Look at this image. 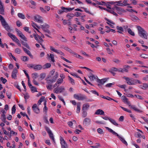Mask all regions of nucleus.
<instances>
[{
	"label": "nucleus",
	"mask_w": 148,
	"mask_h": 148,
	"mask_svg": "<svg viewBox=\"0 0 148 148\" xmlns=\"http://www.w3.org/2000/svg\"><path fill=\"white\" fill-rule=\"evenodd\" d=\"M58 73L56 72L55 70L53 69L49 73V75L46 78L47 83H52L56 82L57 79L58 77Z\"/></svg>",
	"instance_id": "obj_1"
},
{
	"label": "nucleus",
	"mask_w": 148,
	"mask_h": 148,
	"mask_svg": "<svg viewBox=\"0 0 148 148\" xmlns=\"http://www.w3.org/2000/svg\"><path fill=\"white\" fill-rule=\"evenodd\" d=\"M137 29L139 36L143 38L147 39L148 36L147 32L140 26H138Z\"/></svg>",
	"instance_id": "obj_2"
},
{
	"label": "nucleus",
	"mask_w": 148,
	"mask_h": 148,
	"mask_svg": "<svg viewBox=\"0 0 148 148\" xmlns=\"http://www.w3.org/2000/svg\"><path fill=\"white\" fill-rule=\"evenodd\" d=\"M123 78L125 80L126 83L129 85H135L137 83L140 84L141 82L137 79H134L132 78L124 77Z\"/></svg>",
	"instance_id": "obj_3"
},
{
	"label": "nucleus",
	"mask_w": 148,
	"mask_h": 148,
	"mask_svg": "<svg viewBox=\"0 0 148 148\" xmlns=\"http://www.w3.org/2000/svg\"><path fill=\"white\" fill-rule=\"evenodd\" d=\"M105 128L106 130H108L110 132L112 133L113 134L116 136L124 144L126 145H127V142L125 140L124 138L122 136H119L117 133L113 131L112 129L109 128L108 127H106Z\"/></svg>",
	"instance_id": "obj_4"
},
{
	"label": "nucleus",
	"mask_w": 148,
	"mask_h": 148,
	"mask_svg": "<svg viewBox=\"0 0 148 148\" xmlns=\"http://www.w3.org/2000/svg\"><path fill=\"white\" fill-rule=\"evenodd\" d=\"M0 21H1L2 26L7 31L9 30V27L8 24L6 22L3 17L1 15H0Z\"/></svg>",
	"instance_id": "obj_5"
},
{
	"label": "nucleus",
	"mask_w": 148,
	"mask_h": 148,
	"mask_svg": "<svg viewBox=\"0 0 148 148\" xmlns=\"http://www.w3.org/2000/svg\"><path fill=\"white\" fill-rule=\"evenodd\" d=\"M114 8L116 10L118 14H122L126 12L125 10L119 7L115 6Z\"/></svg>",
	"instance_id": "obj_6"
},
{
	"label": "nucleus",
	"mask_w": 148,
	"mask_h": 148,
	"mask_svg": "<svg viewBox=\"0 0 148 148\" xmlns=\"http://www.w3.org/2000/svg\"><path fill=\"white\" fill-rule=\"evenodd\" d=\"M33 36L35 39L41 45H42V43L43 40L41 38L40 36L36 34H33Z\"/></svg>",
	"instance_id": "obj_7"
},
{
	"label": "nucleus",
	"mask_w": 148,
	"mask_h": 148,
	"mask_svg": "<svg viewBox=\"0 0 148 148\" xmlns=\"http://www.w3.org/2000/svg\"><path fill=\"white\" fill-rule=\"evenodd\" d=\"M65 88L63 86H60L58 88H56L54 89L53 92L56 94L61 93L64 91Z\"/></svg>",
	"instance_id": "obj_8"
},
{
	"label": "nucleus",
	"mask_w": 148,
	"mask_h": 148,
	"mask_svg": "<svg viewBox=\"0 0 148 148\" xmlns=\"http://www.w3.org/2000/svg\"><path fill=\"white\" fill-rule=\"evenodd\" d=\"M7 110L5 109H2L1 111V112L2 113V114L1 116V117L2 119V120L7 125L9 124V123L8 122L5 121L6 119V117L5 114H6Z\"/></svg>",
	"instance_id": "obj_9"
},
{
	"label": "nucleus",
	"mask_w": 148,
	"mask_h": 148,
	"mask_svg": "<svg viewBox=\"0 0 148 148\" xmlns=\"http://www.w3.org/2000/svg\"><path fill=\"white\" fill-rule=\"evenodd\" d=\"M45 128L46 130L47 131V133L49 134V137H50L52 139V140H53V141L54 143H55L54 138L53 134L52 133L51 131L50 130V129L47 126L45 127Z\"/></svg>",
	"instance_id": "obj_10"
},
{
	"label": "nucleus",
	"mask_w": 148,
	"mask_h": 148,
	"mask_svg": "<svg viewBox=\"0 0 148 148\" xmlns=\"http://www.w3.org/2000/svg\"><path fill=\"white\" fill-rule=\"evenodd\" d=\"M49 27V26L46 23L40 26V28H41L44 31L48 33H50L48 29Z\"/></svg>",
	"instance_id": "obj_11"
},
{
	"label": "nucleus",
	"mask_w": 148,
	"mask_h": 148,
	"mask_svg": "<svg viewBox=\"0 0 148 148\" xmlns=\"http://www.w3.org/2000/svg\"><path fill=\"white\" fill-rule=\"evenodd\" d=\"M60 140L62 148H67V144L66 143L64 139L61 136H60Z\"/></svg>",
	"instance_id": "obj_12"
},
{
	"label": "nucleus",
	"mask_w": 148,
	"mask_h": 148,
	"mask_svg": "<svg viewBox=\"0 0 148 148\" xmlns=\"http://www.w3.org/2000/svg\"><path fill=\"white\" fill-rule=\"evenodd\" d=\"M34 20L38 23H41L43 22L42 18L40 16L36 15L34 17Z\"/></svg>",
	"instance_id": "obj_13"
},
{
	"label": "nucleus",
	"mask_w": 148,
	"mask_h": 148,
	"mask_svg": "<svg viewBox=\"0 0 148 148\" xmlns=\"http://www.w3.org/2000/svg\"><path fill=\"white\" fill-rule=\"evenodd\" d=\"M18 73V70L16 68H15L11 73V77L12 78L16 79L17 77V74Z\"/></svg>",
	"instance_id": "obj_14"
},
{
	"label": "nucleus",
	"mask_w": 148,
	"mask_h": 148,
	"mask_svg": "<svg viewBox=\"0 0 148 148\" xmlns=\"http://www.w3.org/2000/svg\"><path fill=\"white\" fill-rule=\"evenodd\" d=\"M50 49L51 51L58 53V54H60L61 55H63V53L61 51L55 49V48L52 46H50Z\"/></svg>",
	"instance_id": "obj_15"
},
{
	"label": "nucleus",
	"mask_w": 148,
	"mask_h": 148,
	"mask_svg": "<svg viewBox=\"0 0 148 148\" xmlns=\"http://www.w3.org/2000/svg\"><path fill=\"white\" fill-rule=\"evenodd\" d=\"M105 19L107 21V23L110 25L112 28H114L115 27V23L112 21L107 18H105Z\"/></svg>",
	"instance_id": "obj_16"
},
{
	"label": "nucleus",
	"mask_w": 148,
	"mask_h": 148,
	"mask_svg": "<svg viewBox=\"0 0 148 148\" xmlns=\"http://www.w3.org/2000/svg\"><path fill=\"white\" fill-rule=\"evenodd\" d=\"M74 97L75 99L78 100H82L84 99L83 96L81 94H74Z\"/></svg>",
	"instance_id": "obj_17"
},
{
	"label": "nucleus",
	"mask_w": 148,
	"mask_h": 148,
	"mask_svg": "<svg viewBox=\"0 0 148 148\" xmlns=\"http://www.w3.org/2000/svg\"><path fill=\"white\" fill-rule=\"evenodd\" d=\"M32 108L34 112L36 114H39L40 112L39 109L36 104H34L32 107Z\"/></svg>",
	"instance_id": "obj_18"
},
{
	"label": "nucleus",
	"mask_w": 148,
	"mask_h": 148,
	"mask_svg": "<svg viewBox=\"0 0 148 148\" xmlns=\"http://www.w3.org/2000/svg\"><path fill=\"white\" fill-rule=\"evenodd\" d=\"M92 72H89L90 73L88 75V77L90 79L91 81H93L97 79V76L93 75Z\"/></svg>",
	"instance_id": "obj_19"
},
{
	"label": "nucleus",
	"mask_w": 148,
	"mask_h": 148,
	"mask_svg": "<svg viewBox=\"0 0 148 148\" xmlns=\"http://www.w3.org/2000/svg\"><path fill=\"white\" fill-rule=\"evenodd\" d=\"M83 123L84 125L88 126L90 124L91 120L89 119L86 118L84 120Z\"/></svg>",
	"instance_id": "obj_20"
},
{
	"label": "nucleus",
	"mask_w": 148,
	"mask_h": 148,
	"mask_svg": "<svg viewBox=\"0 0 148 148\" xmlns=\"http://www.w3.org/2000/svg\"><path fill=\"white\" fill-rule=\"evenodd\" d=\"M121 98L123 102L127 104L128 106H130V103L128 101V99L124 96L122 97Z\"/></svg>",
	"instance_id": "obj_21"
},
{
	"label": "nucleus",
	"mask_w": 148,
	"mask_h": 148,
	"mask_svg": "<svg viewBox=\"0 0 148 148\" xmlns=\"http://www.w3.org/2000/svg\"><path fill=\"white\" fill-rule=\"evenodd\" d=\"M61 9L62 10V11L64 12H67L68 11H70L73 10L74 9V8H66L62 7H61Z\"/></svg>",
	"instance_id": "obj_22"
},
{
	"label": "nucleus",
	"mask_w": 148,
	"mask_h": 148,
	"mask_svg": "<svg viewBox=\"0 0 148 148\" xmlns=\"http://www.w3.org/2000/svg\"><path fill=\"white\" fill-rule=\"evenodd\" d=\"M129 106L130 108H132L136 112H142V111L140 110L136 107V106L134 105H131V104H130V106Z\"/></svg>",
	"instance_id": "obj_23"
},
{
	"label": "nucleus",
	"mask_w": 148,
	"mask_h": 148,
	"mask_svg": "<svg viewBox=\"0 0 148 148\" xmlns=\"http://www.w3.org/2000/svg\"><path fill=\"white\" fill-rule=\"evenodd\" d=\"M10 38L15 42H16L18 39L15 36L12 34L10 33Z\"/></svg>",
	"instance_id": "obj_24"
},
{
	"label": "nucleus",
	"mask_w": 148,
	"mask_h": 148,
	"mask_svg": "<svg viewBox=\"0 0 148 148\" xmlns=\"http://www.w3.org/2000/svg\"><path fill=\"white\" fill-rule=\"evenodd\" d=\"M81 106V103L80 102H78L77 103V109L76 112L77 113H79L80 111V106Z\"/></svg>",
	"instance_id": "obj_25"
},
{
	"label": "nucleus",
	"mask_w": 148,
	"mask_h": 148,
	"mask_svg": "<svg viewBox=\"0 0 148 148\" xmlns=\"http://www.w3.org/2000/svg\"><path fill=\"white\" fill-rule=\"evenodd\" d=\"M104 113V112L101 109L97 110L95 112V114L97 115H103Z\"/></svg>",
	"instance_id": "obj_26"
},
{
	"label": "nucleus",
	"mask_w": 148,
	"mask_h": 148,
	"mask_svg": "<svg viewBox=\"0 0 148 148\" xmlns=\"http://www.w3.org/2000/svg\"><path fill=\"white\" fill-rule=\"evenodd\" d=\"M89 105L88 103H86L84 104L83 105L82 110H83L84 111L88 109L89 107Z\"/></svg>",
	"instance_id": "obj_27"
},
{
	"label": "nucleus",
	"mask_w": 148,
	"mask_h": 148,
	"mask_svg": "<svg viewBox=\"0 0 148 148\" xmlns=\"http://www.w3.org/2000/svg\"><path fill=\"white\" fill-rule=\"evenodd\" d=\"M108 120L110 121V122H111L114 125L116 126H118V124L114 120L111 118H109L108 119Z\"/></svg>",
	"instance_id": "obj_28"
},
{
	"label": "nucleus",
	"mask_w": 148,
	"mask_h": 148,
	"mask_svg": "<svg viewBox=\"0 0 148 148\" xmlns=\"http://www.w3.org/2000/svg\"><path fill=\"white\" fill-rule=\"evenodd\" d=\"M116 29L118 30V32L119 33L122 34L123 31V29L122 27L117 26Z\"/></svg>",
	"instance_id": "obj_29"
},
{
	"label": "nucleus",
	"mask_w": 148,
	"mask_h": 148,
	"mask_svg": "<svg viewBox=\"0 0 148 148\" xmlns=\"http://www.w3.org/2000/svg\"><path fill=\"white\" fill-rule=\"evenodd\" d=\"M23 49L24 51L27 53L28 55H29L31 57H32V55L31 54V53L30 51L28 50H27V49L23 47Z\"/></svg>",
	"instance_id": "obj_30"
},
{
	"label": "nucleus",
	"mask_w": 148,
	"mask_h": 148,
	"mask_svg": "<svg viewBox=\"0 0 148 148\" xmlns=\"http://www.w3.org/2000/svg\"><path fill=\"white\" fill-rule=\"evenodd\" d=\"M0 13L1 14H4V10L2 3L0 0Z\"/></svg>",
	"instance_id": "obj_31"
},
{
	"label": "nucleus",
	"mask_w": 148,
	"mask_h": 148,
	"mask_svg": "<svg viewBox=\"0 0 148 148\" xmlns=\"http://www.w3.org/2000/svg\"><path fill=\"white\" fill-rule=\"evenodd\" d=\"M42 67V66L41 65H34V69L37 70H39L41 69Z\"/></svg>",
	"instance_id": "obj_32"
},
{
	"label": "nucleus",
	"mask_w": 148,
	"mask_h": 148,
	"mask_svg": "<svg viewBox=\"0 0 148 148\" xmlns=\"http://www.w3.org/2000/svg\"><path fill=\"white\" fill-rule=\"evenodd\" d=\"M118 71L121 72H128V70L127 69L125 68L124 67V68H118Z\"/></svg>",
	"instance_id": "obj_33"
},
{
	"label": "nucleus",
	"mask_w": 148,
	"mask_h": 148,
	"mask_svg": "<svg viewBox=\"0 0 148 148\" xmlns=\"http://www.w3.org/2000/svg\"><path fill=\"white\" fill-rule=\"evenodd\" d=\"M18 16L20 18L22 19H25V15L22 13H19L17 14Z\"/></svg>",
	"instance_id": "obj_34"
},
{
	"label": "nucleus",
	"mask_w": 148,
	"mask_h": 148,
	"mask_svg": "<svg viewBox=\"0 0 148 148\" xmlns=\"http://www.w3.org/2000/svg\"><path fill=\"white\" fill-rule=\"evenodd\" d=\"M31 25L35 29L36 28L40 29V26H39L35 23L33 22H32V23L31 24Z\"/></svg>",
	"instance_id": "obj_35"
},
{
	"label": "nucleus",
	"mask_w": 148,
	"mask_h": 148,
	"mask_svg": "<svg viewBox=\"0 0 148 148\" xmlns=\"http://www.w3.org/2000/svg\"><path fill=\"white\" fill-rule=\"evenodd\" d=\"M114 9V8L112 9V10H111V9H109L108 12L114 15L117 16H118V14L116 12L114 11L113 10Z\"/></svg>",
	"instance_id": "obj_36"
},
{
	"label": "nucleus",
	"mask_w": 148,
	"mask_h": 148,
	"mask_svg": "<svg viewBox=\"0 0 148 148\" xmlns=\"http://www.w3.org/2000/svg\"><path fill=\"white\" fill-rule=\"evenodd\" d=\"M1 42V39L0 38V46L3 48H4L5 47L7 48H8V46L6 44L4 43V44H3Z\"/></svg>",
	"instance_id": "obj_37"
},
{
	"label": "nucleus",
	"mask_w": 148,
	"mask_h": 148,
	"mask_svg": "<svg viewBox=\"0 0 148 148\" xmlns=\"http://www.w3.org/2000/svg\"><path fill=\"white\" fill-rule=\"evenodd\" d=\"M107 52L109 54H112V53L114 52V51L113 49H110L109 47H107L106 49Z\"/></svg>",
	"instance_id": "obj_38"
},
{
	"label": "nucleus",
	"mask_w": 148,
	"mask_h": 148,
	"mask_svg": "<svg viewBox=\"0 0 148 148\" xmlns=\"http://www.w3.org/2000/svg\"><path fill=\"white\" fill-rule=\"evenodd\" d=\"M68 77L70 83L72 85H74L75 84V80L71 78L70 76H68Z\"/></svg>",
	"instance_id": "obj_39"
},
{
	"label": "nucleus",
	"mask_w": 148,
	"mask_h": 148,
	"mask_svg": "<svg viewBox=\"0 0 148 148\" xmlns=\"http://www.w3.org/2000/svg\"><path fill=\"white\" fill-rule=\"evenodd\" d=\"M75 15L73 14L69 13L66 15V17L68 18L71 19Z\"/></svg>",
	"instance_id": "obj_40"
},
{
	"label": "nucleus",
	"mask_w": 148,
	"mask_h": 148,
	"mask_svg": "<svg viewBox=\"0 0 148 148\" xmlns=\"http://www.w3.org/2000/svg\"><path fill=\"white\" fill-rule=\"evenodd\" d=\"M51 66V64L49 63H47L45 64L43 66L44 69L49 68Z\"/></svg>",
	"instance_id": "obj_41"
},
{
	"label": "nucleus",
	"mask_w": 148,
	"mask_h": 148,
	"mask_svg": "<svg viewBox=\"0 0 148 148\" xmlns=\"http://www.w3.org/2000/svg\"><path fill=\"white\" fill-rule=\"evenodd\" d=\"M128 0H123V1L122 3L123 6H127L130 5V4L128 3Z\"/></svg>",
	"instance_id": "obj_42"
},
{
	"label": "nucleus",
	"mask_w": 148,
	"mask_h": 148,
	"mask_svg": "<svg viewBox=\"0 0 148 148\" xmlns=\"http://www.w3.org/2000/svg\"><path fill=\"white\" fill-rule=\"evenodd\" d=\"M19 36L21 38L23 39V40L25 41H27V39L26 38V37L22 33Z\"/></svg>",
	"instance_id": "obj_43"
},
{
	"label": "nucleus",
	"mask_w": 148,
	"mask_h": 148,
	"mask_svg": "<svg viewBox=\"0 0 148 148\" xmlns=\"http://www.w3.org/2000/svg\"><path fill=\"white\" fill-rule=\"evenodd\" d=\"M0 80L2 82L3 84H5L7 82V80L4 78L3 77H1L0 78Z\"/></svg>",
	"instance_id": "obj_44"
},
{
	"label": "nucleus",
	"mask_w": 148,
	"mask_h": 148,
	"mask_svg": "<svg viewBox=\"0 0 148 148\" xmlns=\"http://www.w3.org/2000/svg\"><path fill=\"white\" fill-rule=\"evenodd\" d=\"M127 32L130 35L134 36L135 35L134 33V32H132V30L130 29L129 28L127 29Z\"/></svg>",
	"instance_id": "obj_45"
},
{
	"label": "nucleus",
	"mask_w": 148,
	"mask_h": 148,
	"mask_svg": "<svg viewBox=\"0 0 148 148\" xmlns=\"http://www.w3.org/2000/svg\"><path fill=\"white\" fill-rule=\"evenodd\" d=\"M101 97L104 99H107L108 100H112V99L110 98V97L107 96L106 97H105L104 96L102 95H101L100 96Z\"/></svg>",
	"instance_id": "obj_46"
},
{
	"label": "nucleus",
	"mask_w": 148,
	"mask_h": 148,
	"mask_svg": "<svg viewBox=\"0 0 148 148\" xmlns=\"http://www.w3.org/2000/svg\"><path fill=\"white\" fill-rule=\"evenodd\" d=\"M95 146H91L90 147L93 148H99L100 147V145L99 143H96L95 144Z\"/></svg>",
	"instance_id": "obj_47"
},
{
	"label": "nucleus",
	"mask_w": 148,
	"mask_h": 148,
	"mask_svg": "<svg viewBox=\"0 0 148 148\" xmlns=\"http://www.w3.org/2000/svg\"><path fill=\"white\" fill-rule=\"evenodd\" d=\"M105 2L103 1H102L101 2H99L97 1H96V3L97 4L103 5H104L105 4Z\"/></svg>",
	"instance_id": "obj_48"
},
{
	"label": "nucleus",
	"mask_w": 148,
	"mask_h": 148,
	"mask_svg": "<svg viewBox=\"0 0 148 148\" xmlns=\"http://www.w3.org/2000/svg\"><path fill=\"white\" fill-rule=\"evenodd\" d=\"M118 86L121 88H123V89H124V90L125 91H126L127 90L125 89V88L126 87V85H125V84H124V85H118Z\"/></svg>",
	"instance_id": "obj_49"
},
{
	"label": "nucleus",
	"mask_w": 148,
	"mask_h": 148,
	"mask_svg": "<svg viewBox=\"0 0 148 148\" xmlns=\"http://www.w3.org/2000/svg\"><path fill=\"white\" fill-rule=\"evenodd\" d=\"M45 98L44 97H42L39 100L38 103V104L40 105L41 102L43 101L45 99Z\"/></svg>",
	"instance_id": "obj_50"
},
{
	"label": "nucleus",
	"mask_w": 148,
	"mask_h": 148,
	"mask_svg": "<svg viewBox=\"0 0 148 148\" xmlns=\"http://www.w3.org/2000/svg\"><path fill=\"white\" fill-rule=\"evenodd\" d=\"M22 45H23L24 46L26 47L28 49H30V47H29V45L27 43H26V42H22Z\"/></svg>",
	"instance_id": "obj_51"
},
{
	"label": "nucleus",
	"mask_w": 148,
	"mask_h": 148,
	"mask_svg": "<svg viewBox=\"0 0 148 148\" xmlns=\"http://www.w3.org/2000/svg\"><path fill=\"white\" fill-rule=\"evenodd\" d=\"M49 57L51 58L52 62H55L54 59V56L53 54H50L49 55Z\"/></svg>",
	"instance_id": "obj_52"
},
{
	"label": "nucleus",
	"mask_w": 148,
	"mask_h": 148,
	"mask_svg": "<svg viewBox=\"0 0 148 148\" xmlns=\"http://www.w3.org/2000/svg\"><path fill=\"white\" fill-rule=\"evenodd\" d=\"M132 4L136 5L137 3V1L136 0H130Z\"/></svg>",
	"instance_id": "obj_53"
},
{
	"label": "nucleus",
	"mask_w": 148,
	"mask_h": 148,
	"mask_svg": "<svg viewBox=\"0 0 148 148\" xmlns=\"http://www.w3.org/2000/svg\"><path fill=\"white\" fill-rule=\"evenodd\" d=\"M32 92H37V91L36 90V88L33 86H32L30 88Z\"/></svg>",
	"instance_id": "obj_54"
},
{
	"label": "nucleus",
	"mask_w": 148,
	"mask_h": 148,
	"mask_svg": "<svg viewBox=\"0 0 148 148\" xmlns=\"http://www.w3.org/2000/svg\"><path fill=\"white\" fill-rule=\"evenodd\" d=\"M16 111V107L15 105H14L12 109V114H14Z\"/></svg>",
	"instance_id": "obj_55"
},
{
	"label": "nucleus",
	"mask_w": 148,
	"mask_h": 148,
	"mask_svg": "<svg viewBox=\"0 0 148 148\" xmlns=\"http://www.w3.org/2000/svg\"><path fill=\"white\" fill-rule=\"evenodd\" d=\"M11 3L14 6L17 5V3L16 0H11Z\"/></svg>",
	"instance_id": "obj_56"
},
{
	"label": "nucleus",
	"mask_w": 148,
	"mask_h": 148,
	"mask_svg": "<svg viewBox=\"0 0 148 148\" xmlns=\"http://www.w3.org/2000/svg\"><path fill=\"white\" fill-rule=\"evenodd\" d=\"M141 88L143 89H146L148 88V85L146 84H144L143 86H142Z\"/></svg>",
	"instance_id": "obj_57"
},
{
	"label": "nucleus",
	"mask_w": 148,
	"mask_h": 148,
	"mask_svg": "<svg viewBox=\"0 0 148 148\" xmlns=\"http://www.w3.org/2000/svg\"><path fill=\"white\" fill-rule=\"evenodd\" d=\"M46 74L45 73H42L40 75V77L41 79H44L46 76Z\"/></svg>",
	"instance_id": "obj_58"
},
{
	"label": "nucleus",
	"mask_w": 148,
	"mask_h": 148,
	"mask_svg": "<svg viewBox=\"0 0 148 148\" xmlns=\"http://www.w3.org/2000/svg\"><path fill=\"white\" fill-rule=\"evenodd\" d=\"M115 5L120 6H123V4L121 1H116Z\"/></svg>",
	"instance_id": "obj_59"
},
{
	"label": "nucleus",
	"mask_w": 148,
	"mask_h": 148,
	"mask_svg": "<svg viewBox=\"0 0 148 148\" xmlns=\"http://www.w3.org/2000/svg\"><path fill=\"white\" fill-rule=\"evenodd\" d=\"M97 132L100 134H102L103 133V130L100 128L98 129L97 130Z\"/></svg>",
	"instance_id": "obj_60"
},
{
	"label": "nucleus",
	"mask_w": 148,
	"mask_h": 148,
	"mask_svg": "<svg viewBox=\"0 0 148 148\" xmlns=\"http://www.w3.org/2000/svg\"><path fill=\"white\" fill-rule=\"evenodd\" d=\"M97 25V23L96 22H94L92 24H90V27H93L95 26H96Z\"/></svg>",
	"instance_id": "obj_61"
},
{
	"label": "nucleus",
	"mask_w": 148,
	"mask_h": 148,
	"mask_svg": "<svg viewBox=\"0 0 148 148\" xmlns=\"http://www.w3.org/2000/svg\"><path fill=\"white\" fill-rule=\"evenodd\" d=\"M63 81V80L62 79L59 78L58 79L57 82V83H58L59 84H60L62 83Z\"/></svg>",
	"instance_id": "obj_62"
},
{
	"label": "nucleus",
	"mask_w": 148,
	"mask_h": 148,
	"mask_svg": "<svg viewBox=\"0 0 148 148\" xmlns=\"http://www.w3.org/2000/svg\"><path fill=\"white\" fill-rule=\"evenodd\" d=\"M21 52V50L18 48H16L15 50V52L18 54H19Z\"/></svg>",
	"instance_id": "obj_63"
},
{
	"label": "nucleus",
	"mask_w": 148,
	"mask_h": 148,
	"mask_svg": "<svg viewBox=\"0 0 148 148\" xmlns=\"http://www.w3.org/2000/svg\"><path fill=\"white\" fill-rule=\"evenodd\" d=\"M21 59L23 61H27L28 58L26 56H23L22 57Z\"/></svg>",
	"instance_id": "obj_64"
}]
</instances>
